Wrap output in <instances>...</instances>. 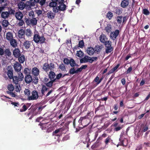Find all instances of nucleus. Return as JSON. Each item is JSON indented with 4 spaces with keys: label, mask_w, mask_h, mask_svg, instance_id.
<instances>
[{
    "label": "nucleus",
    "mask_w": 150,
    "mask_h": 150,
    "mask_svg": "<svg viewBox=\"0 0 150 150\" xmlns=\"http://www.w3.org/2000/svg\"><path fill=\"white\" fill-rule=\"evenodd\" d=\"M102 48V47L100 46H96L94 48L95 52H96L97 54H98L100 52Z\"/></svg>",
    "instance_id": "33"
},
{
    "label": "nucleus",
    "mask_w": 150,
    "mask_h": 150,
    "mask_svg": "<svg viewBox=\"0 0 150 150\" xmlns=\"http://www.w3.org/2000/svg\"><path fill=\"white\" fill-rule=\"evenodd\" d=\"M129 4V1L128 0H123L121 4V6L123 8H125L127 7Z\"/></svg>",
    "instance_id": "13"
},
{
    "label": "nucleus",
    "mask_w": 150,
    "mask_h": 150,
    "mask_svg": "<svg viewBox=\"0 0 150 150\" xmlns=\"http://www.w3.org/2000/svg\"><path fill=\"white\" fill-rule=\"evenodd\" d=\"M59 130V129L55 130V131L53 132L52 135L57 136L58 137L62 136V133H60Z\"/></svg>",
    "instance_id": "25"
},
{
    "label": "nucleus",
    "mask_w": 150,
    "mask_h": 150,
    "mask_svg": "<svg viewBox=\"0 0 150 150\" xmlns=\"http://www.w3.org/2000/svg\"><path fill=\"white\" fill-rule=\"evenodd\" d=\"M113 47H106V52L107 54L110 53L112 51H113Z\"/></svg>",
    "instance_id": "51"
},
{
    "label": "nucleus",
    "mask_w": 150,
    "mask_h": 150,
    "mask_svg": "<svg viewBox=\"0 0 150 150\" xmlns=\"http://www.w3.org/2000/svg\"><path fill=\"white\" fill-rule=\"evenodd\" d=\"M7 88L10 91H13L14 90V87L11 84H10L8 85Z\"/></svg>",
    "instance_id": "48"
},
{
    "label": "nucleus",
    "mask_w": 150,
    "mask_h": 150,
    "mask_svg": "<svg viewBox=\"0 0 150 150\" xmlns=\"http://www.w3.org/2000/svg\"><path fill=\"white\" fill-rule=\"evenodd\" d=\"M70 62H69V64L71 67H73L76 65V64L75 61L73 59H70Z\"/></svg>",
    "instance_id": "49"
},
{
    "label": "nucleus",
    "mask_w": 150,
    "mask_h": 150,
    "mask_svg": "<svg viewBox=\"0 0 150 150\" xmlns=\"http://www.w3.org/2000/svg\"><path fill=\"white\" fill-rule=\"evenodd\" d=\"M13 71L12 68H11L7 70V74L8 78L10 79H12L13 78Z\"/></svg>",
    "instance_id": "11"
},
{
    "label": "nucleus",
    "mask_w": 150,
    "mask_h": 150,
    "mask_svg": "<svg viewBox=\"0 0 150 150\" xmlns=\"http://www.w3.org/2000/svg\"><path fill=\"white\" fill-rule=\"evenodd\" d=\"M59 4L58 6L60 11H64L66 10V6L64 3H60Z\"/></svg>",
    "instance_id": "24"
},
{
    "label": "nucleus",
    "mask_w": 150,
    "mask_h": 150,
    "mask_svg": "<svg viewBox=\"0 0 150 150\" xmlns=\"http://www.w3.org/2000/svg\"><path fill=\"white\" fill-rule=\"evenodd\" d=\"M90 119L86 118L84 117H80L79 120V122L83 127H86L89 124Z\"/></svg>",
    "instance_id": "3"
},
{
    "label": "nucleus",
    "mask_w": 150,
    "mask_h": 150,
    "mask_svg": "<svg viewBox=\"0 0 150 150\" xmlns=\"http://www.w3.org/2000/svg\"><path fill=\"white\" fill-rule=\"evenodd\" d=\"M143 146L145 148H146L148 147H150V142H144L143 144Z\"/></svg>",
    "instance_id": "64"
},
{
    "label": "nucleus",
    "mask_w": 150,
    "mask_h": 150,
    "mask_svg": "<svg viewBox=\"0 0 150 150\" xmlns=\"http://www.w3.org/2000/svg\"><path fill=\"white\" fill-rule=\"evenodd\" d=\"M40 70L37 67H35L32 68L31 73L34 76H37L39 74Z\"/></svg>",
    "instance_id": "7"
},
{
    "label": "nucleus",
    "mask_w": 150,
    "mask_h": 150,
    "mask_svg": "<svg viewBox=\"0 0 150 150\" xmlns=\"http://www.w3.org/2000/svg\"><path fill=\"white\" fill-rule=\"evenodd\" d=\"M18 78L19 81H23V75L21 72H19L18 74Z\"/></svg>",
    "instance_id": "46"
},
{
    "label": "nucleus",
    "mask_w": 150,
    "mask_h": 150,
    "mask_svg": "<svg viewBox=\"0 0 150 150\" xmlns=\"http://www.w3.org/2000/svg\"><path fill=\"white\" fill-rule=\"evenodd\" d=\"M114 12L118 15H120L122 13V9L121 8L116 7L115 9Z\"/></svg>",
    "instance_id": "27"
},
{
    "label": "nucleus",
    "mask_w": 150,
    "mask_h": 150,
    "mask_svg": "<svg viewBox=\"0 0 150 150\" xmlns=\"http://www.w3.org/2000/svg\"><path fill=\"white\" fill-rule=\"evenodd\" d=\"M12 79L13 83L16 84H18L19 81H20L18 77L16 76H13V78H12Z\"/></svg>",
    "instance_id": "36"
},
{
    "label": "nucleus",
    "mask_w": 150,
    "mask_h": 150,
    "mask_svg": "<svg viewBox=\"0 0 150 150\" xmlns=\"http://www.w3.org/2000/svg\"><path fill=\"white\" fill-rule=\"evenodd\" d=\"M37 22V20L35 18H33L31 19L30 20V24L32 25L33 26H34L36 25Z\"/></svg>",
    "instance_id": "34"
},
{
    "label": "nucleus",
    "mask_w": 150,
    "mask_h": 150,
    "mask_svg": "<svg viewBox=\"0 0 150 150\" xmlns=\"http://www.w3.org/2000/svg\"><path fill=\"white\" fill-rule=\"evenodd\" d=\"M98 59V57H93L91 58L90 57L88 56V57L87 58V62H89V63H91L94 61H97Z\"/></svg>",
    "instance_id": "20"
},
{
    "label": "nucleus",
    "mask_w": 150,
    "mask_h": 150,
    "mask_svg": "<svg viewBox=\"0 0 150 150\" xmlns=\"http://www.w3.org/2000/svg\"><path fill=\"white\" fill-rule=\"evenodd\" d=\"M54 68V65L52 63H51L49 64L48 62H46L43 65L42 69L43 70L47 72L50 70H52Z\"/></svg>",
    "instance_id": "2"
},
{
    "label": "nucleus",
    "mask_w": 150,
    "mask_h": 150,
    "mask_svg": "<svg viewBox=\"0 0 150 150\" xmlns=\"http://www.w3.org/2000/svg\"><path fill=\"white\" fill-rule=\"evenodd\" d=\"M38 79L37 76H34L33 79L32 78V81L31 82L35 84H37L38 83Z\"/></svg>",
    "instance_id": "39"
},
{
    "label": "nucleus",
    "mask_w": 150,
    "mask_h": 150,
    "mask_svg": "<svg viewBox=\"0 0 150 150\" xmlns=\"http://www.w3.org/2000/svg\"><path fill=\"white\" fill-rule=\"evenodd\" d=\"M69 75V74L68 73L67 74H64L62 76V74L61 73H59L57 74L56 75V77L55 79V80L56 79H59L61 77H64L65 76H68Z\"/></svg>",
    "instance_id": "43"
},
{
    "label": "nucleus",
    "mask_w": 150,
    "mask_h": 150,
    "mask_svg": "<svg viewBox=\"0 0 150 150\" xmlns=\"http://www.w3.org/2000/svg\"><path fill=\"white\" fill-rule=\"evenodd\" d=\"M53 11L55 13H59L60 11L59 6H56L54 7L53 8Z\"/></svg>",
    "instance_id": "55"
},
{
    "label": "nucleus",
    "mask_w": 150,
    "mask_h": 150,
    "mask_svg": "<svg viewBox=\"0 0 150 150\" xmlns=\"http://www.w3.org/2000/svg\"><path fill=\"white\" fill-rule=\"evenodd\" d=\"M87 56H85L83 58L81 59L80 60V62L81 63H86L87 62Z\"/></svg>",
    "instance_id": "45"
},
{
    "label": "nucleus",
    "mask_w": 150,
    "mask_h": 150,
    "mask_svg": "<svg viewBox=\"0 0 150 150\" xmlns=\"http://www.w3.org/2000/svg\"><path fill=\"white\" fill-rule=\"evenodd\" d=\"M9 16V13L8 12H3L1 13V17L2 18L5 19Z\"/></svg>",
    "instance_id": "32"
},
{
    "label": "nucleus",
    "mask_w": 150,
    "mask_h": 150,
    "mask_svg": "<svg viewBox=\"0 0 150 150\" xmlns=\"http://www.w3.org/2000/svg\"><path fill=\"white\" fill-rule=\"evenodd\" d=\"M59 68L61 69V70L63 71H66V69L65 66L64 64L62 63L60 64L59 66Z\"/></svg>",
    "instance_id": "52"
},
{
    "label": "nucleus",
    "mask_w": 150,
    "mask_h": 150,
    "mask_svg": "<svg viewBox=\"0 0 150 150\" xmlns=\"http://www.w3.org/2000/svg\"><path fill=\"white\" fill-rule=\"evenodd\" d=\"M13 54L15 57L17 58V57H18L21 54L19 49L18 48H16L13 51Z\"/></svg>",
    "instance_id": "8"
},
{
    "label": "nucleus",
    "mask_w": 150,
    "mask_h": 150,
    "mask_svg": "<svg viewBox=\"0 0 150 150\" xmlns=\"http://www.w3.org/2000/svg\"><path fill=\"white\" fill-rule=\"evenodd\" d=\"M10 41L11 45L13 48H16L18 46L17 41L14 39H13Z\"/></svg>",
    "instance_id": "15"
},
{
    "label": "nucleus",
    "mask_w": 150,
    "mask_h": 150,
    "mask_svg": "<svg viewBox=\"0 0 150 150\" xmlns=\"http://www.w3.org/2000/svg\"><path fill=\"white\" fill-rule=\"evenodd\" d=\"M18 20V25L19 26H22L25 24V22L22 19H20Z\"/></svg>",
    "instance_id": "41"
},
{
    "label": "nucleus",
    "mask_w": 150,
    "mask_h": 150,
    "mask_svg": "<svg viewBox=\"0 0 150 150\" xmlns=\"http://www.w3.org/2000/svg\"><path fill=\"white\" fill-rule=\"evenodd\" d=\"M105 109L104 106L103 105H100L98 108L95 109V113L96 114L97 112L98 111L99 113L101 112Z\"/></svg>",
    "instance_id": "14"
},
{
    "label": "nucleus",
    "mask_w": 150,
    "mask_h": 150,
    "mask_svg": "<svg viewBox=\"0 0 150 150\" xmlns=\"http://www.w3.org/2000/svg\"><path fill=\"white\" fill-rule=\"evenodd\" d=\"M39 97V96L38 92L34 90L32 92L31 95L28 97V100H36Z\"/></svg>",
    "instance_id": "4"
},
{
    "label": "nucleus",
    "mask_w": 150,
    "mask_h": 150,
    "mask_svg": "<svg viewBox=\"0 0 150 150\" xmlns=\"http://www.w3.org/2000/svg\"><path fill=\"white\" fill-rule=\"evenodd\" d=\"M31 71V69L30 68H25L24 70V73L26 75H30Z\"/></svg>",
    "instance_id": "28"
},
{
    "label": "nucleus",
    "mask_w": 150,
    "mask_h": 150,
    "mask_svg": "<svg viewBox=\"0 0 150 150\" xmlns=\"http://www.w3.org/2000/svg\"><path fill=\"white\" fill-rule=\"evenodd\" d=\"M84 46V43L83 40H82L79 42V47L80 48H83Z\"/></svg>",
    "instance_id": "58"
},
{
    "label": "nucleus",
    "mask_w": 150,
    "mask_h": 150,
    "mask_svg": "<svg viewBox=\"0 0 150 150\" xmlns=\"http://www.w3.org/2000/svg\"><path fill=\"white\" fill-rule=\"evenodd\" d=\"M25 4L27 6H28L30 7L32 6H35L36 4L33 1H30L26 2Z\"/></svg>",
    "instance_id": "35"
},
{
    "label": "nucleus",
    "mask_w": 150,
    "mask_h": 150,
    "mask_svg": "<svg viewBox=\"0 0 150 150\" xmlns=\"http://www.w3.org/2000/svg\"><path fill=\"white\" fill-rule=\"evenodd\" d=\"M25 34L27 37H30L32 36L33 33L30 29L27 28L25 30Z\"/></svg>",
    "instance_id": "21"
},
{
    "label": "nucleus",
    "mask_w": 150,
    "mask_h": 150,
    "mask_svg": "<svg viewBox=\"0 0 150 150\" xmlns=\"http://www.w3.org/2000/svg\"><path fill=\"white\" fill-rule=\"evenodd\" d=\"M55 76V73L53 71H52V70L50 72L49 75V77L51 80L54 79V78Z\"/></svg>",
    "instance_id": "30"
},
{
    "label": "nucleus",
    "mask_w": 150,
    "mask_h": 150,
    "mask_svg": "<svg viewBox=\"0 0 150 150\" xmlns=\"http://www.w3.org/2000/svg\"><path fill=\"white\" fill-rule=\"evenodd\" d=\"M5 54L8 56H10L11 54V52L9 49H6L5 50Z\"/></svg>",
    "instance_id": "54"
},
{
    "label": "nucleus",
    "mask_w": 150,
    "mask_h": 150,
    "mask_svg": "<svg viewBox=\"0 0 150 150\" xmlns=\"http://www.w3.org/2000/svg\"><path fill=\"white\" fill-rule=\"evenodd\" d=\"M105 45L106 47H112V42L110 41H107L105 42Z\"/></svg>",
    "instance_id": "47"
},
{
    "label": "nucleus",
    "mask_w": 150,
    "mask_h": 150,
    "mask_svg": "<svg viewBox=\"0 0 150 150\" xmlns=\"http://www.w3.org/2000/svg\"><path fill=\"white\" fill-rule=\"evenodd\" d=\"M6 39L8 41L13 39V33L11 32H7L6 35Z\"/></svg>",
    "instance_id": "19"
},
{
    "label": "nucleus",
    "mask_w": 150,
    "mask_h": 150,
    "mask_svg": "<svg viewBox=\"0 0 150 150\" xmlns=\"http://www.w3.org/2000/svg\"><path fill=\"white\" fill-rule=\"evenodd\" d=\"M25 30L23 29H21L18 31V37L20 38L21 39L23 38L24 39H25Z\"/></svg>",
    "instance_id": "9"
},
{
    "label": "nucleus",
    "mask_w": 150,
    "mask_h": 150,
    "mask_svg": "<svg viewBox=\"0 0 150 150\" xmlns=\"http://www.w3.org/2000/svg\"><path fill=\"white\" fill-rule=\"evenodd\" d=\"M22 109H20V111L21 112H22L25 111L28 108L26 105H24L22 107Z\"/></svg>",
    "instance_id": "60"
},
{
    "label": "nucleus",
    "mask_w": 150,
    "mask_h": 150,
    "mask_svg": "<svg viewBox=\"0 0 150 150\" xmlns=\"http://www.w3.org/2000/svg\"><path fill=\"white\" fill-rule=\"evenodd\" d=\"M30 41L28 40H25L24 42L23 45L25 46V49H28L30 48Z\"/></svg>",
    "instance_id": "26"
},
{
    "label": "nucleus",
    "mask_w": 150,
    "mask_h": 150,
    "mask_svg": "<svg viewBox=\"0 0 150 150\" xmlns=\"http://www.w3.org/2000/svg\"><path fill=\"white\" fill-rule=\"evenodd\" d=\"M18 8L21 10H23L25 8V4L24 3L21 2L19 3L18 5Z\"/></svg>",
    "instance_id": "40"
},
{
    "label": "nucleus",
    "mask_w": 150,
    "mask_h": 150,
    "mask_svg": "<svg viewBox=\"0 0 150 150\" xmlns=\"http://www.w3.org/2000/svg\"><path fill=\"white\" fill-rule=\"evenodd\" d=\"M86 51L88 54L90 55H93L95 52L94 48L91 47H88L86 50Z\"/></svg>",
    "instance_id": "18"
},
{
    "label": "nucleus",
    "mask_w": 150,
    "mask_h": 150,
    "mask_svg": "<svg viewBox=\"0 0 150 150\" xmlns=\"http://www.w3.org/2000/svg\"><path fill=\"white\" fill-rule=\"evenodd\" d=\"M33 40L36 43L40 42L41 44L45 42L46 39L44 36H40L39 34H35L33 36Z\"/></svg>",
    "instance_id": "1"
},
{
    "label": "nucleus",
    "mask_w": 150,
    "mask_h": 150,
    "mask_svg": "<svg viewBox=\"0 0 150 150\" xmlns=\"http://www.w3.org/2000/svg\"><path fill=\"white\" fill-rule=\"evenodd\" d=\"M142 13L146 16L149 15L150 14V12L146 8L143 9L142 10Z\"/></svg>",
    "instance_id": "44"
},
{
    "label": "nucleus",
    "mask_w": 150,
    "mask_h": 150,
    "mask_svg": "<svg viewBox=\"0 0 150 150\" xmlns=\"http://www.w3.org/2000/svg\"><path fill=\"white\" fill-rule=\"evenodd\" d=\"M17 58L20 63H23L25 61V58L24 55L23 54H21L18 57H17Z\"/></svg>",
    "instance_id": "22"
},
{
    "label": "nucleus",
    "mask_w": 150,
    "mask_h": 150,
    "mask_svg": "<svg viewBox=\"0 0 150 150\" xmlns=\"http://www.w3.org/2000/svg\"><path fill=\"white\" fill-rule=\"evenodd\" d=\"M69 73L71 74H75V68L73 67L71 68L69 71Z\"/></svg>",
    "instance_id": "59"
},
{
    "label": "nucleus",
    "mask_w": 150,
    "mask_h": 150,
    "mask_svg": "<svg viewBox=\"0 0 150 150\" xmlns=\"http://www.w3.org/2000/svg\"><path fill=\"white\" fill-rule=\"evenodd\" d=\"M15 17L16 19L18 20L20 19H22L23 16L21 12L18 11L15 13Z\"/></svg>",
    "instance_id": "17"
},
{
    "label": "nucleus",
    "mask_w": 150,
    "mask_h": 150,
    "mask_svg": "<svg viewBox=\"0 0 150 150\" xmlns=\"http://www.w3.org/2000/svg\"><path fill=\"white\" fill-rule=\"evenodd\" d=\"M34 13V12L33 11H31L29 13L28 16L30 18H34L35 15Z\"/></svg>",
    "instance_id": "61"
},
{
    "label": "nucleus",
    "mask_w": 150,
    "mask_h": 150,
    "mask_svg": "<svg viewBox=\"0 0 150 150\" xmlns=\"http://www.w3.org/2000/svg\"><path fill=\"white\" fill-rule=\"evenodd\" d=\"M119 140L120 142V145L123 146H127L128 143L127 140L125 138L122 139L120 138Z\"/></svg>",
    "instance_id": "10"
},
{
    "label": "nucleus",
    "mask_w": 150,
    "mask_h": 150,
    "mask_svg": "<svg viewBox=\"0 0 150 150\" xmlns=\"http://www.w3.org/2000/svg\"><path fill=\"white\" fill-rule=\"evenodd\" d=\"M47 17L49 19H52L54 18L55 14L54 13L51 11L48 12L47 14Z\"/></svg>",
    "instance_id": "23"
},
{
    "label": "nucleus",
    "mask_w": 150,
    "mask_h": 150,
    "mask_svg": "<svg viewBox=\"0 0 150 150\" xmlns=\"http://www.w3.org/2000/svg\"><path fill=\"white\" fill-rule=\"evenodd\" d=\"M55 81V79H53L52 80H51V81H49L48 82H47V83H46L45 84L47 86L50 87L52 86L53 83Z\"/></svg>",
    "instance_id": "38"
},
{
    "label": "nucleus",
    "mask_w": 150,
    "mask_h": 150,
    "mask_svg": "<svg viewBox=\"0 0 150 150\" xmlns=\"http://www.w3.org/2000/svg\"><path fill=\"white\" fill-rule=\"evenodd\" d=\"M48 88L44 85L42 86V88L41 90V93L40 94V96H42L45 95V93L47 91Z\"/></svg>",
    "instance_id": "16"
},
{
    "label": "nucleus",
    "mask_w": 150,
    "mask_h": 150,
    "mask_svg": "<svg viewBox=\"0 0 150 150\" xmlns=\"http://www.w3.org/2000/svg\"><path fill=\"white\" fill-rule=\"evenodd\" d=\"M24 94L26 95L28 97L30 96V90L28 89H25L24 91Z\"/></svg>",
    "instance_id": "53"
},
{
    "label": "nucleus",
    "mask_w": 150,
    "mask_h": 150,
    "mask_svg": "<svg viewBox=\"0 0 150 150\" xmlns=\"http://www.w3.org/2000/svg\"><path fill=\"white\" fill-rule=\"evenodd\" d=\"M25 80L26 83L29 84L32 81V77L30 75H25Z\"/></svg>",
    "instance_id": "12"
},
{
    "label": "nucleus",
    "mask_w": 150,
    "mask_h": 150,
    "mask_svg": "<svg viewBox=\"0 0 150 150\" xmlns=\"http://www.w3.org/2000/svg\"><path fill=\"white\" fill-rule=\"evenodd\" d=\"M76 55L79 57H82L83 56L84 54L82 51L80 50L77 52Z\"/></svg>",
    "instance_id": "42"
},
{
    "label": "nucleus",
    "mask_w": 150,
    "mask_h": 150,
    "mask_svg": "<svg viewBox=\"0 0 150 150\" xmlns=\"http://www.w3.org/2000/svg\"><path fill=\"white\" fill-rule=\"evenodd\" d=\"M2 25L4 27H7L8 26V21L6 20H4L2 22Z\"/></svg>",
    "instance_id": "57"
},
{
    "label": "nucleus",
    "mask_w": 150,
    "mask_h": 150,
    "mask_svg": "<svg viewBox=\"0 0 150 150\" xmlns=\"http://www.w3.org/2000/svg\"><path fill=\"white\" fill-rule=\"evenodd\" d=\"M122 16H117V21L118 24H121L122 22Z\"/></svg>",
    "instance_id": "50"
},
{
    "label": "nucleus",
    "mask_w": 150,
    "mask_h": 150,
    "mask_svg": "<svg viewBox=\"0 0 150 150\" xmlns=\"http://www.w3.org/2000/svg\"><path fill=\"white\" fill-rule=\"evenodd\" d=\"M59 129L60 130H59L60 132V133H62V134L64 133L65 134L66 132L68 130L67 127H63L61 128H59Z\"/></svg>",
    "instance_id": "31"
},
{
    "label": "nucleus",
    "mask_w": 150,
    "mask_h": 150,
    "mask_svg": "<svg viewBox=\"0 0 150 150\" xmlns=\"http://www.w3.org/2000/svg\"><path fill=\"white\" fill-rule=\"evenodd\" d=\"M113 13L110 11H109L106 15V17L108 18L109 20H110L113 17Z\"/></svg>",
    "instance_id": "37"
},
{
    "label": "nucleus",
    "mask_w": 150,
    "mask_h": 150,
    "mask_svg": "<svg viewBox=\"0 0 150 150\" xmlns=\"http://www.w3.org/2000/svg\"><path fill=\"white\" fill-rule=\"evenodd\" d=\"M120 31L118 30H116L114 32H111L110 38L113 40H114L118 36Z\"/></svg>",
    "instance_id": "6"
},
{
    "label": "nucleus",
    "mask_w": 150,
    "mask_h": 150,
    "mask_svg": "<svg viewBox=\"0 0 150 150\" xmlns=\"http://www.w3.org/2000/svg\"><path fill=\"white\" fill-rule=\"evenodd\" d=\"M112 29L111 25L110 24H108L105 28V30L108 34H109L111 32Z\"/></svg>",
    "instance_id": "29"
},
{
    "label": "nucleus",
    "mask_w": 150,
    "mask_h": 150,
    "mask_svg": "<svg viewBox=\"0 0 150 150\" xmlns=\"http://www.w3.org/2000/svg\"><path fill=\"white\" fill-rule=\"evenodd\" d=\"M57 2H55L52 1L51 2L50 4V6L51 7H54L57 5Z\"/></svg>",
    "instance_id": "63"
},
{
    "label": "nucleus",
    "mask_w": 150,
    "mask_h": 150,
    "mask_svg": "<svg viewBox=\"0 0 150 150\" xmlns=\"http://www.w3.org/2000/svg\"><path fill=\"white\" fill-rule=\"evenodd\" d=\"M15 11L14 9H13L11 8H8V13L9 14H13Z\"/></svg>",
    "instance_id": "56"
},
{
    "label": "nucleus",
    "mask_w": 150,
    "mask_h": 150,
    "mask_svg": "<svg viewBox=\"0 0 150 150\" xmlns=\"http://www.w3.org/2000/svg\"><path fill=\"white\" fill-rule=\"evenodd\" d=\"M13 67L15 71L17 72H20L22 67L21 64L17 62H16L15 63Z\"/></svg>",
    "instance_id": "5"
},
{
    "label": "nucleus",
    "mask_w": 150,
    "mask_h": 150,
    "mask_svg": "<svg viewBox=\"0 0 150 150\" xmlns=\"http://www.w3.org/2000/svg\"><path fill=\"white\" fill-rule=\"evenodd\" d=\"M30 20L31 19L28 18H25V22L27 24V25H30Z\"/></svg>",
    "instance_id": "62"
}]
</instances>
